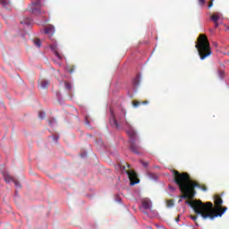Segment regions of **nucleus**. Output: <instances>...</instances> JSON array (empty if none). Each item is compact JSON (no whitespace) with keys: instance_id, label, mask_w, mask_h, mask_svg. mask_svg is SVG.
I'll return each instance as SVG.
<instances>
[{"instance_id":"obj_5","label":"nucleus","mask_w":229,"mask_h":229,"mask_svg":"<svg viewBox=\"0 0 229 229\" xmlns=\"http://www.w3.org/2000/svg\"><path fill=\"white\" fill-rule=\"evenodd\" d=\"M30 12L34 15H42V13H44V11H42V4H40V0H38L30 5Z\"/></svg>"},{"instance_id":"obj_20","label":"nucleus","mask_w":229,"mask_h":229,"mask_svg":"<svg viewBox=\"0 0 229 229\" xmlns=\"http://www.w3.org/2000/svg\"><path fill=\"white\" fill-rule=\"evenodd\" d=\"M64 87H65L66 90H71V89H72L71 83H69L67 81L64 82Z\"/></svg>"},{"instance_id":"obj_3","label":"nucleus","mask_w":229,"mask_h":229,"mask_svg":"<svg viewBox=\"0 0 229 229\" xmlns=\"http://www.w3.org/2000/svg\"><path fill=\"white\" fill-rule=\"evenodd\" d=\"M195 47L199 53L200 60H205L212 55V48L208 38L205 34H200L195 42Z\"/></svg>"},{"instance_id":"obj_7","label":"nucleus","mask_w":229,"mask_h":229,"mask_svg":"<svg viewBox=\"0 0 229 229\" xmlns=\"http://www.w3.org/2000/svg\"><path fill=\"white\" fill-rule=\"evenodd\" d=\"M4 178L5 182H13L14 183L15 187L21 188V182H19V181L15 180L13 177H12L10 174L4 173Z\"/></svg>"},{"instance_id":"obj_4","label":"nucleus","mask_w":229,"mask_h":229,"mask_svg":"<svg viewBox=\"0 0 229 229\" xmlns=\"http://www.w3.org/2000/svg\"><path fill=\"white\" fill-rule=\"evenodd\" d=\"M123 117L125 119L124 126L126 128V133L129 137V144H130V149L132 151V153H135V155L140 154V146L137 145L135 142L136 140H139V137L137 136V131H135V129L131 126V123L128 122L126 119V113L123 111Z\"/></svg>"},{"instance_id":"obj_22","label":"nucleus","mask_w":229,"mask_h":229,"mask_svg":"<svg viewBox=\"0 0 229 229\" xmlns=\"http://www.w3.org/2000/svg\"><path fill=\"white\" fill-rule=\"evenodd\" d=\"M141 164H142L143 167H148V165H149V163L146 162V161H141Z\"/></svg>"},{"instance_id":"obj_24","label":"nucleus","mask_w":229,"mask_h":229,"mask_svg":"<svg viewBox=\"0 0 229 229\" xmlns=\"http://www.w3.org/2000/svg\"><path fill=\"white\" fill-rule=\"evenodd\" d=\"M118 165H119V167L122 171H126V166L125 165H120V164Z\"/></svg>"},{"instance_id":"obj_29","label":"nucleus","mask_w":229,"mask_h":229,"mask_svg":"<svg viewBox=\"0 0 229 229\" xmlns=\"http://www.w3.org/2000/svg\"><path fill=\"white\" fill-rule=\"evenodd\" d=\"M119 122L122 123H124V122L121 118H119Z\"/></svg>"},{"instance_id":"obj_28","label":"nucleus","mask_w":229,"mask_h":229,"mask_svg":"<svg viewBox=\"0 0 229 229\" xmlns=\"http://www.w3.org/2000/svg\"><path fill=\"white\" fill-rule=\"evenodd\" d=\"M54 140H58V136L54 137Z\"/></svg>"},{"instance_id":"obj_9","label":"nucleus","mask_w":229,"mask_h":229,"mask_svg":"<svg viewBox=\"0 0 229 229\" xmlns=\"http://www.w3.org/2000/svg\"><path fill=\"white\" fill-rule=\"evenodd\" d=\"M50 49L51 51H53L55 55V56L59 59L62 60V55H60V53H58V45H56V43H54L50 46Z\"/></svg>"},{"instance_id":"obj_32","label":"nucleus","mask_w":229,"mask_h":229,"mask_svg":"<svg viewBox=\"0 0 229 229\" xmlns=\"http://www.w3.org/2000/svg\"><path fill=\"white\" fill-rule=\"evenodd\" d=\"M127 167L128 169H131V166L129 164H127Z\"/></svg>"},{"instance_id":"obj_26","label":"nucleus","mask_w":229,"mask_h":229,"mask_svg":"<svg viewBox=\"0 0 229 229\" xmlns=\"http://www.w3.org/2000/svg\"><path fill=\"white\" fill-rule=\"evenodd\" d=\"M191 218L192 219V221H196L198 219V216H191Z\"/></svg>"},{"instance_id":"obj_6","label":"nucleus","mask_w":229,"mask_h":229,"mask_svg":"<svg viewBox=\"0 0 229 229\" xmlns=\"http://www.w3.org/2000/svg\"><path fill=\"white\" fill-rule=\"evenodd\" d=\"M126 174L129 176V180L131 182V185H137L139 183L140 180L137 176V173L133 170H125Z\"/></svg>"},{"instance_id":"obj_21","label":"nucleus","mask_w":229,"mask_h":229,"mask_svg":"<svg viewBox=\"0 0 229 229\" xmlns=\"http://www.w3.org/2000/svg\"><path fill=\"white\" fill-rule=\"evenodd\" d=\"M199 4L200 6H205V4H207V0H199Z\"/></svg>"},{"instance_id":"obj_18","label":"nucleus","mask_w":229,"mask_h":229,"mask_svg":"<svg viewBox=\"0 0 229 229\" xmlns=\"http://www.w3.org/2000/svg\"><path fill=\"white\" fill-rule=\"evenodd\" d=\"M38 117L39 119H45L46 118V113L43 111L38 112Z\"/></svg>"},{"instance_id":"obj_31","label":"nucleus","mask_w":229,"mask_h":229,"mask_svg":"<svg viewBox=\"0 0 229 229\" xmlns=\"http://www.w3.org/2000/svg\"><path fill=\"white\" fill-rule=\"evenodd\" d=\"M170 189H171L172 191H174V190H175L174 187H173V186H170Z\"/></svg>"},{"instance_id":"obj_13","label":"nucleus","mask_w":229,"mask_h":229,"mask_svg":"<svg viewBox=\"0 0 229 229\" xmlns=\"http://www.w3.org/2000/svg\"><path fill=\"white\" fill-rule=\"evenodd\" d=\"M142 207L145 210H149V208H151V201L148 199L143 200Z\"/></svg>"},{"instance_id":"obj_12","label":"nucleus","mask_w":229,"mask_h":229,"mask_svg":"<svg viewBox=\"0 0 229 229\" xmlns=\"http://www.w3.org/2000/svg\"><path fill=\"white\" fill-rule=\"evenodd\" d=\"M149 104V101L148 100H145V101H137V100H134L132 102V105L134 106V108H138V106H140V105H148Z\"/></svg>"},{"instance_id":"obj_30","label":"nucleus","mask_w":229,"mask_h":229,"mask_svg":"<svg viewBox=\"0 0 229 229\" xmlns=\"http://www.w3.org/2000/svg\"><path fill=\"white\" fill-rule=\"evenodd\" d=\"M176 223L180 221V217L175 218Z\"/></svg>"},{"instance_id":"obj_19","label":"nucleus","mask_w":229,"mask_h":229,"mask_svg":"<svg viewBox=\"0 0 229 229\" xmlns=\"http://www.w3.org/2000/svg\"><path fill=\"white\" fill-rule=\"evenodd\" d=\"M166 205L169 208L174 207V200H173V199L167 200Z\"/></svg>"},{"instance_id":"obj_14","label":"nucleus","mask_w":229,"mask_h":229,"mask_svg":"<svg viewBox=\"0 0 229 229\" xmlns=\"http://www.w3.org/2000/svg\"><path fill=\"white\" fill-rule=\"evenodd\" d=\"M111 124H114V126L119 127V123H117V119H115V114H114V112L111 111V119H110Z\"/></svg>"},{"instance_id":"obj_1","label":"nucleus","mask_w":229,"mask_h":229,"mask_svg":"<svg viewBox=\"0 0 229 229\" xmlns=\"http://www.w3.org/2000/svg\"><path fill=\"white\" fill-rule=\"evenodd\" d=\"M215 199V208L212 202L203 203L201 200H186V205L194 210L195 214L201 216L204 219H214L215 217H221L226 210L227 207H221L223 205V199L219 195L214 197Z\"/></svg>"},{"instance_id":"obj_15","label":"nucleus","mask_w":229,"mask_h":229,"mask_svg":"<svg viewBox=\"0 0 229 229\" xmlns=\"http://www.w3.org/2000/svg\"><path fill=\"white\" fill-rule=\"evenodd\" d=\"M39 84L42 89H47L49 87V81L42 79L39 81Z\"/></svg>"},{"instance_id":"obj_34","label":"nucleus","mask_w":229,"mask_h":229,"mask_svg":"<svg viewBox=\"0 0 229 229\" xmlns=\"http://www.w3.org/2000/svg\"><path fill=\"white\" fill-rule=\"evenodd\" d=\"M214 0H211V2L213 3Z\"/></svg>"},{"instance_id":"obj_16","label":"nucleus","mask_w":229,"mask_h":229,"mask_svg":"<svg viewBox=\"0 0 229 229\" xmlns=\"http://www.w3.org/2000/svg\"><path fill=\"white\" fill-rule=\"evenodd\" d=\"M140 83V75H137V76L133 79L132 84H133L134 87H139Z\"/></svg>"},{"instance_id":"obj_25","label":"nucleus","mask_w":229,"mask_h":229,"mask_svg":"<svg viewBox=\"0 0 229 229\" xmlns=\"http://www.w3.org/2000/svg\"><path fill=\"white\" fill-rule=\"evenodd\" d=\"M212 6H214V2H209L208 4V8H212Z\"/></svg>"},{"instance_id":"obj_23","label":"nucleus","mask_w":229,"mask_h":229,"mask_svg":"<svg viewBox=\"0 0 229 229\" xmlns=\"http://www.w3.org/2000/svg\"><path fill=\"white\" fill-rule=\"evenodd\" d=\"M68 71L70 74H72L74 72V66H71Z\"/></svg>"},{"instance_id":"obj_8","label":"nucleus","mask_w":229,"mask_h":229,"mask_svg":"<svg viewBox=\"0 0 229 229\" xmlns=\"http://www.w3.org/2000/svg\"><path fill=\"white\" fill-rule=\"evenodd\" d=\"M219 19H221V13H216L210 16V20L214 22L215 28H219Z\"/></svg>"},{"instance_id":"obj_11","label":"nucleus","mask_w":229,"mask_h":229,"mask_svg":"<svg viewBox=\"0 0 229 229\" xmlns=\"http://www.w3.org/2000/svg\"><path fill=\"white\" fill-rule=\"evenodd\" d=\"M45 33L47 35H49L50 37H53V35H55V27L53 25L47 27L45 30Z\"/></svg>"},{"instance_id":"obj_17","label":"nucleus","mask_w":229,"mask_h":229,"mask_svg":"<svg viewBox=\"0 0 229 229\" xmlns=\"http://www.w3.org/2000/svg\"><path fill=\"white\" fill-rule=\"evenodd\" d=\"M33 44H34V46H36L37 47H40V46H42V44H41V42H40V39H38V38L33 39Z\"/></svg>"},{"instance_id":"obj_33","label":"nucleus","mask_w":229,"mask_h":229,"mask_svg":"<svg viewBox=\"0 0 229 229\" xmlns=\"http://www.w3.org/2000/svg\"><path fill=\"white\" fill-rule=\"evenodd\" d=\"M49 124H53V122H49Z\"/></svg>"},{"instance_id":"obj_10","label":"nucleus","mask_w":229,"mask_h":229,"mask_svg":"<svg viewBox=\"0 0 229 229\" xmlns=\"http://www.w3.org/2000/svg\"><path fill=\"white\" fill-rule=\"evenodd\" d=\"M0 4H2V6L6 10H10V8H12V3L10 0H0Z\"/></svg>"},{"instance_id":"obj_27","label":"nucleus","mask_w":229,"mask_h":229,"mask_svg":"<svg viewBox=\"0 0 229 229\" xmlns=\"http://www.w3.org/2000/svg\"><path fill=\"white\" fill-rule=\"evenodd\" d=\"M223 74H225V72H220L221 78H223Z\"/></svg>"},{"instance_id":"obj_2","label":"nucleus","mask_w":229,"mask_h":229,"mask_svg":"<svg viewBox=\"0 0 229 229\" xmlns=\"http://www.w3.org/2000/svg\"><path fill=\"white\" fill-rule=\"evenodd\" d=\"M174 182L179 187L182 195L179 196L182 199H194L196 197V187L207 191V186H201L200 183L192 181L188 173H180L178 170H173Z\"/></svg>"}]
</instances>
